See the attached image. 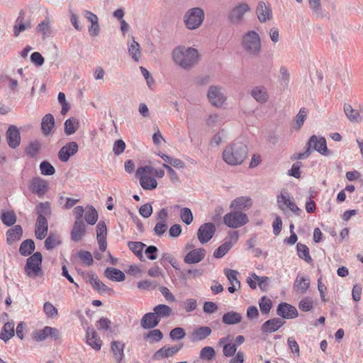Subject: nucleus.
Returning a JSON list of instances; mask_svg holds the SVG:
<instances>
[{
  "label": "nucleus",
  "instance_id": "obj_1",
  "mask_svg": "<svg viewBox=\"0 0 363 363\" xmlns=\"http://www.w3.org/2000/svg\"><path fill=\"white\" fill-rule=\"evenodd\" d=\"M173 62L184 69L189 70L199 61V55L196 49L178 46L172 52Z\"/></svg>",
  "mask_w": 363,
  "mask_h": 363
},
{
  "label": "nucleus",
  "instance_id": "obj_2",
  "mask_svg": "<svg viewBox=\"0 0 363 363\" xmlns=\"http://www.w3.org/2000/svg\"><path fill=\"white\" fill-rule=\"evenodd\" d=\"M247 151L246 145L240 142H234L224 149L223 160L229 165L240 164L247 157Z\"/></svg>",
  "mask_w": 363,
  "mask_h": 363
},
{
  "label": "nucleus",
  "instance_id": "obj_3",
  "mask_svg": "<svg viewBox=\"0 0 363 363\" xmlns=\"http://www.w3.org/2000/svg\"><path fill=\"white\" fill-rule=\"evenodd\" d=\"M243 50L250 56H258L261 52V40L259 34L254 30L246 33L242 39Z\"/></svg>",
  "mask_w": 363,
  "mask_h": 363
},
{
  "label": "nucleus",
  "instance_id": "obj_4",
  "mask_svg": "<svg viewBox=\"0 0 363 363\" xmlns=\"http://www.w3.org/2000/svg\"><path fill=\"white\" fill-rule=\"evenodd\" d=\"M43 257L40 252H36L30 256L24 267L26 274L32 279L43 275L42 270Z\"/></svg>",
  "mask_w": 363,
  "mask_h": 363
},
{
  "label": "nucleus",
  "instance_id": "obj_5",
  "mask_svg": "<svg viewBox=\"0 0 363 363\" xmlns=\"http://www.w3.org/2000/svg\"><path fill=\"white\" fill-rule=\"evenodd\" d=\"M204 11L199 7L189 9L184 14V22L189 30L198 28L204 20Z\"/></svg>",
  "mask_w": 363,
  "mask_h": 363
},
{
  "label": "nucleus",
  "instance_id": "obj_6",
  "mask_svg": "<svg viewBox=\"0 0 363 363\" xmlns=\"http://www.w3.org/2000/svg\"><path fill=\"white\" fill-rule=\"evenodd\" d=\"M149 170L151 169L148 166H144L138 167L135 172V176L139 179L140 184L144 190H153L157 186V180L151 177Z\"/></svg>",
  "mask_w": 363,
  "mask_h": 363
},
{
  "label": "nucleus",
  "instance_id": "obj_7",
  "mask_svg": "<svg viewBox=\"0 0 363 363\" xmlns=\"http://www.w3.org/2000/svg\"><path fill=\"white\" fill-rule=\"evenodd\" d=\"M248 221L249 219L246 213L235 210L223 216L224 224L231 228H240L247 224Z\"/></svg>",
  "mask_w": 363,
  "mask_h": 363
},
{
  "label": "nucleus",
  "instance_id": "obj_8",
  "mask_svg": "<svg viewBox=\"0 0 363 363\" xmlns=\"http://www.w3.org/2000/svg\"><path fill=\"white\" fill-rule=\"evenodd\" d=\"M277 206L281 211L289 208L291 211L297 216L300 215L301 209L294 202L293 196H291L286 191H281L280 194L277 196Z\"/></svg>",
  "mask_w": 363,
  "mask_h": 363
},
{
  "label": "nucleus",
  "instance_id": "obj_9",
  "mask_svg": "<svg viewBox=\"0 0 363 363\" xmlns=\"http://www.w3.org/2000/svg\"><path fill=\"white\" fill-rule=\"evenodd\" d=\"M250 11V7L247 3H239L229 11L228 20L233 25H239L242 23L245 14Z\"/></svg>",
  "mask_w": 363,
  "mask_h": 363
},
{
  "label": "nucleus",
  "instance_id": "obj_10",
  "mask_svg": "<svg viewBox=\"0 0 363 363\" xmlns=\"http://www.w3.org/2000/svg\"><path fill=\"white\" fill-rule=\"evenodd\" d=\"M210 104L215 107H221L226 101L224 90L220 86H211L207 93Z\"/></svg>",
  "mask_w": 363,
  "mask_h": 363
},
{
  "label": "nucleus",
  "instance_id": "obj_11",
  "mask_svg": "<svg viewBox=\"0 0 363 363\" xmlns=\"http://www.w3.org/2000/svg\"><path fill=\"white\" fill-rule=\"evenodd\" d=\"M48 182L40 177H33L30 180L28 184L29 190L40 198L44 196L48 191Z\"/></svg>",
  "mask_w": 363,
  "mask_h": 363
},
{
  "label": "nucleus",
  "instance_id": "obj_12",
  "mask_svg": "<svg viewBox=\"0 0 363 363\" xmlns=\"http://www.w3.org/2000/svg\"><path fill=\"white\" fill-rule=\"evenodd\" d=\"M307 146L324 156L330 155L332 153L327 147L326 140L324 137L318 138L315 135H311L307 143Z\"/></svg>",
  "mask_w": 363,
  "mask_h": 363
},
{
  "label": "nucleus",
  "instance_id": "obj_13",
  "mask_svg": "<svg viewBox=\"0 0 363 363\" xmlns=\"http://www.w3.org/2000/svg\"><path fill=\"white\" fill-rule=\"evenodd\" d=\"M238 231H233L230 233L228 240H225V242L213 252V257L218 259L222 258L232 248L233 245L238 242Z\"/></svg>",
  "mask_w": 363,
  "mask_h": 363
},
{
  "label": "nucleus",
  "instance_id": "obj_14",
  "mask_svg": "<svg viewBox=\"0 0 363 363\" xmlns=\"http://www.w3.org/2000/svg\"><path fill=\"white\" fill-rule=\"evenodd\" d=\"M216 232V226L212 223L202 224L197 231L199 241L201 244L207 243L213 238Z\"/></svg>",
  "mask_w": 363,
  "mask_h": 363
},
{
  "label": "nucleus",
  "instance_id": "obj_15",
  "mask_svg": "<svg viewBox=\"0 0 363 363\" xmlns=\"http://www.w3.org/2000/svg\"><path fill=\"white\" fill-rule=\"evenodd\" d=\"M78 151V145L76 142H69L62 147L58 152V158L61 162H66Z\"/></svg>",
  "mask_w": 363,
  "mask_h": 363
},
{
  "label": "nucleus",
  "instance_id": "obj_16",
  "mask_svg": "<svg viewBox=\"0 0 363 363\" xmlns=\"http://www.w3.org/2000/svg\"><path fill=\"white\" fill-rule=\"evenodd\" d=\"M277 313L285 319H292L298 316L297 309L287 303H279L277 308Z\"/></svg>",
  "mask_w": 363,
  "mask_h": 363
},
{
  "label": "nucleus",
  "instance_id": "obj_17",
  "mask_svg": "<svg viewBox=\"0 0 363 363\" xmlns=\"http://www.w3.org/2000/svg\"><path fill=\"white\" fill-rule=\"evenodd\" d=\"M107 228L104 221H99L96 225V240L99 250L104 252L107 247Z\"/></svg>",
  "mask_w": 363,
  "mask_h": 363
},
{
  "label": "nucleus",
  "instance_id": "obj_18",
  "mask_svg": "<svg viewBox=\"0 0 363 363\" xmlns=\"http://www.w3.org/2000/svg\"><path fill=\"white\" fill-rule=\"evenodd\" d=\"M6 140L11 148L15 149L19 146L21 135L18 128L15 125H10L6 131Z\"/></svg>",
  "mask_w": 363,
  "mask_h": 363
},
{
  "label": "nucleus",
  "instance_id": "obj_19",
  "mask_svg": "<svg viewBox=\"0 0 363 363\" xmlns=\"http://www.w3.org/2000/svg\"><path fill=\"white\" fill-rule=\"evenodd\" d=\"M183 344L180 343L179 345L173 346V347H163L158 350L153 355V358L155 359H161L163 358H167L169 357H172L174 354L177 353L182 347Z\"/></svg>",
  "mask_w": 363,
  "mask_h": 363
},
{
  "label": "nucleus",
  "instance_id": "obj_20",
  "mask_svg": "<svg viewBox=\"0 0 363 363\" xmlns=\"http://www.w3.org/2000/svg\"><path fill=\"white\" fill-rule=\"evenodd\" d=\"M160 322L159 318H157L156 313L153 311L147 313L143 316L140 320V325L145 330L152 329L157 326Z\"/></svg>",
  "mask_w": 363,
  "mask_h": 363
},
{
  "label": "nucleus",
  "instance_id": "obj_21",
  "mask_svg": "<svg viewBox=\"0 0 363 363\" xmlns=\"http://www.w3.org/2000/svg\"><path fill=\"white\" fill-rule=\"evenodd\" d=\"M206 255V250L203 248H198L191 250L184 257V261L189 264L200 262Z\"/></svg>",
  "mask_w": 363,
  "mask_h": 363
},
{
  "label": "nucleus",
  "instance_id": "obj_22",
  "mask_svg": "<svg viewBox=\"0 0 363 363\" xmlns=\"http://www.w3.org/2000/svg\"><path fill=\"white\" fill-rule=\"evenodd\" d=\"M86 343L95 350H100L101 348V340L98 336L95 330L88 327L86 333Z\"/></svg>",
  "mask_w": 363,
  "mask_h": 363
},
{
  "label": "nucleus",
  "instance_id": "obj_23",
  "mask_svg": "<svg viewBox=\"0 0 363 363\" xmlns=\"http://www.w3.org/2000/svg\"><path fill=\"white\" fill-rule=\"evenodd\" d=\"M252 205V201L250 197L240 196L231 202L230 208L238 211H242V210L250 208Z\"/></svg>",
  "mask_w": 363,
  "mask_h": 363
},
{
  "label": "nucleus",
  "instance_id": "obj_24",
  "mask_svg": "<svg viewBox=\"0 0 363 363\" xmlns=\"http://www.w3.org/2000/svg\"><path fill=\"white\" fill-rule=\"evenodd\" d=\"M257 18L261 23L270 20L272 17L271 9L264 1H259L256 9Z\"/></svg>",
  "mask_w": 363,
  "mask_h": 363
},
{
  "label": "nucleus",
  "instance_id": "obj_25",
  "mask_svg": "<svg viewBox=\"0 0 363 363\" xmlns=\"http://www.w3.org/2000/svg\"><path fill=\"white\" fill-rule=\"evenodd\" d=\"M86 233V226L83 220H75L71 230V239L74 242L82 240Z\"/></svg>",
  "mask_w": 363,
  "mask_h": 363
},
{
  "label": "nucleus",
  "instance_id": "obj_26",
  "mask_svg": "<svg viewBox=\"0 0 363 363\" xmlns=\"http://www.w3.org/2000/svg\"><path fill=\"white\" fill-rule=\"evenodd\" d=\"M285 321L279 318H274L267 320L261 327L262 331L264 333H273L279 330Z\"/></svg>",
  "mask_w": 363,
  "mask_h": 363
},
{
  "label": "nucleus",
  "instance_id": "obj_27",
  "mask_svg": "<svg viewBox=\"0 0 363 363\" xmlns=\"http://www.w3.org/2000/svg\"><path fill=\"white\" fill-rule=\"evenodd\" d=\"M48 223L46 218H37L35 223V235L37 239L43 240L47 235Z\"/></svg>",
  "mask_w": 363,
  "mask_h": 363
},
{
  "label": "nucleus",
  "instance_id": "obj_28",
  "mask_svg": "<svg viewBox=\"0 0 363 363\" xmlns=\"http://www.w3.org/2000/svg\"><path fill=\"white\" fill-rule=\"evenodd\" d=\"M31 28L30 21L24 22V12L21 11L16 21L13 26V35L17 37L20 33Z\"/></svg>",
  "mask_w": 363,
  "mask_h": 363
},
{
  "label": "nucleus",
  "instance_id": "obj_29",
  "mask_svg": "<svg viewBox=\"0 0 363 363\" xmlns=\"http://www.w3.org/2000/svg\"><path fill=\"white\" fill-rule=\"evenodd\" d=\"M23 235L22 227L19 225H14L6 232V242L8 245H12L14 242L18 241Z\"/></svg>",
  "mask_w": 363,
  "mask_h": 363
},
{
  "label": "nucleus",
  "instance_id": "obj_30",
  "mask_svg": "<svg viewBox=\"0 0 363 363\" xmlns=\"http://www.w3.org/2000/svg\"><path fill=\"white\" fill-rule=\"evenodd\" d=\"M252 96L259 103L264 104L268 101L269 95L267 89L263 86H257L251 90Z\"/></svg>",
  "mask_w": 363,
  "mask_h": 363
},
{
  "label": "nucleus",
  "instance_id": "obj_31",
  "mask_svg": "<svg viewBox=\"0 0 363 363\" xmlns=\"http://www.w3.org/2000/svg\"><path fill=\"white\" fill-rule=\"evenodd\" d=\"M309 7L311 9L313 13L318 18H327L329 19L330 16L328 13H324L320 0H308Z\"/></svg>",
  "mask_w": 363,
  "mask_h": 363
},
{
  "label": "nucleus",
  "instance_id": "obj_32",
  "mask_svg": "<svg viewBox=\"0 0 363 363\" xmlns=\"http://www.w3.org/2000/svg\"><path fill=\"white\" fill-rule=\"evenodd\" d=\"M124 347L125 345L119 341L114 340L111 343V350L118 363H120L124 357Z\"/></svg>",
  "mask_w": 363,
  "mask_h": 363
},
{
  "label": "nucleus",
  "instance_id": "obj_33",
  "mask_svg": "<svg viewBox=\"0 0 363 363\" xmlns=\"http://www.w3.org/2000/svg\"><path fill=\"white\" fill-rule=\"evenodd\" d=\"M310 286V279L305 277L297 276L295 281H294V289L301 294H305Z\"/></svg>",
  "mask_w": 363,
  "mask_h": 363
},
{
  "label": "nucleus",
  "instance_id": "obj_34",
  "mask_svg": "<svg viewBox=\"0 0 363 363\" xmlns=\"http://www.w3.org/2000/svg\"><path fill=\"white\" fill-rule=\"evenodd\" d=\"M55 125V119L52 114H46L42 119L41 129L44 135H48L50 134Z\"/></svg>",
  "mask_w": 363,
  "mask_h": 363
},
{
  "label": "nucleus",
  "instance_id": "obj_35",
  "mask_svg": "<svg viewBox=\"0 0 363 363\" xmlns=\"http://www.w3.org/2000/svg\"><path fill=\"white\" fill-rule=\"evenodd\" d=\"M242 315L240 313L231 311L223 314L222 321L226 325H235L240 323Z\"/></svg>",
  "mask_w": 363,
  "mask_h": 363
},
{
  "label": "nucleus",
  "instance_id": "obj_36",
  "mask_svg": "<svg viewBox=\"0 0 363 363\" xmlns=\"http://www.w3.org/2000/svg\"><path fill=\"white\" fill-rule=\"evenodd\" d=\"M104 275L114 281H122L125 278V274L121 270L113 267H108L104 272Z\"/></svg>",
  "mask_w": 363,
  "mask_h": 363
},
{
  "label": "nucleus",
  "instance_id": "obj_37",
  "mask_svg": "<svg viewBox=\"0 0 363 363\" xmlns=\"http://www.w3.org/2000/svg\"><path fill=\"white\" fill-rule=\"evenodd\" d=\"M129 249L135 254V255L140 260L144 259L143 250L146 247V245L142 242L129 241L128 242Z\"/></svg>",
  "mask_w": 363,
  "mask_h": 363
},
{
  "label": "nucleus",
  "instance_id": "obj_38",
  "mask_svg": "<svg viewBox=\"0 0 363 363\" xmlns=\"http://www.w3.org/2000/svg\"><path fill=\"white\" fill-rule=\"evenodd\" d=\"M89 281L93 288L99 292H107L111 291L106 284L99 280L97 275L94 273L89 274Z\"/></svg>",
  "mask_w": 363,
  "mask_h": 363
},
{
  "label": "nucleus",
  "instance_id": "obj_39",
  "mask_svg": "<svg viewBox=\"0 0 363 363\" xmlns=\"http://www.w3.org/2000/svg\"><path fill=\"white\" fill-rule=\"evenodd\" d=\"M211 333V329L208 326H201L196 330L192 333V340L196 341H201L206 339L208 336H209Z\"/></svg>",
  "mask_w": 363,
  "mask_h": 363
},
{
  "label": "nucleus",
  "instance_id": "obj_40",
  "mask_svg": "<svg viewBox=\"0 0 363 363\" xmlns=\"http://www.w3.org/2000/svg\"><path fill=\"white\" fill-rule=\"evenodd\" d=\"M35 30L38 33L41 34L43 38L50 37L51 35L50 21L46 18L41 21L37 26Z\"/></svg>",
  "mask_w": 363,
  "mask_h": 363
},
{
  "label": "nucleus",
  "instance_id": "obj_41",
  "mask_svg": "<svg viewBox=\"0 0 363 363\" xmlns=\"http://www.w3.org/2000/svg\"><path fill=\"white\" fill-rule=\"evenodd\" d=\"M153 311L156 313L159 320L162 318H168L172 314V308L165 304H159L153 308Z\"/></svg>",
  "mask_w": 363,
  "mask_h": 363
},
{
  "label": "nucleus",
  "instance_id": "obj_42",
  "mask_svg": "<svg viewBox=\"0 0 363 363\" xmlns=\"http://www.w3.org/2000/svg\"><path fill=\"white\" fill-rule=\"evenodd\" d=\"M34 250L35 243L31 239L23 241L19 247V253L25 257L30 255Z\"/></svg>",
  "mask_w": 363,
  "mask_h": 363
},
{
  "label": "nucleus",
  "instance_id": "obj_43",
  "mask_svg": "<svg viewBox=\"0 0 363 363\" xmlns=\"http://www.w3.org/2000/svg\"><path fill=\"white\" fill-rule=\"evenodd\" d=\"M14 335V323L12 322L6 323L0 333V338L6 342Z\"/></svg>",
  "mask_w": 363,
  "mask_h": 363
},
{
  "label": "nucleus",
  "instance_id": "obj_44",
  "mask_svg": "<svg viewBox=\"0 0 363 363\" xmlns=\"http://www.w3.org/2000/svg\"><path fill=\"white\" fill-rule=\"evenodd\" d=\"M344 112L347 118L351 121L358 123L361 121L362 116L357 110L354 109L351 105L345 104Z\"/></svg>",
  "mask_w": 363,
  "mask_h": 363
},
{
  "label": "nucleus",
  "instance_id": "obj_45",
  "mask_svg": "<svg viewBox=\"0 0 363 363\" xmlns=\"http://www.w3.org/2000/svg\"><path fill=\"white\" fill-rule=\"evenodd\" d=\"M297 255L299 258L302 259L308 264L313 262L310 255L309 248L304 244L298 243L296 245Z\"/></svg>",
  "mask_w": 363,
  "mask_h": 363
},
{
  "label": "nucleus",
  "instance_id": "obj_46",
  "mask_svg": "<svg viewBox=\"0 0 363 363\" xmlns=\"http://www.w3.org/2000/svg\"><path fill=\"white\" fill-rule=\"evenodd\" d=\"M37 218H46L51 215L50 203L48 201L40 202L36 206Z\"/></svg>",
  "mask_w": 363,
  "mask_h": 363
},
{
  "label": "nucleus",
  "instance_id": "obj_47",
  "mask_svg": "<svg viewBox=\"0 0 363 363\" xmlns=\"http://www.w3.org/2000/svg\"><path fill=\"white\" fill-rule=\"evenodd\" d=\"M79 127V121L75 118H70L65 122V133L67 135L74 134Z\"/></svg>",
  "mask_w": 363,
  "mask_h": 363
},
{
  "label": "nucleus",
  "instance_id": "obj_48",
  "mask_svg": "<svg viewBox=\"0 0 363 363\" xmlns=\"http://www.w3.org/2000/svg\"><path fill=\"white\" fill-rule=\"evenodd\" d=\"M128 50L130 55L135 62H138L140 57V46L135 40L128 45Z\"/></svg>",
  "mask_w": 363,
  "mask_h": 363
},
{
  "label": "nucleus",
  "instance_id": "obj_49",
  "mask_svg": "<svg viewBox=\"0 0 363 363\" xmlns=\"http://www.w3.org/2000/svg\"><path fill=\"white\" fill-rule=\"evenodd\" d=\"M223 272L230 284L238 285V288H240V281L238 279V271L230 269H224Z\"/></svg>",
  "mask_w": 363,
  "mask_h": 363
},
{
  "label": "nucleus",
  "instance_id": "obj_50",
  "mask_svg": "<svg viewBox=\"0 0 363 363\" xmlns=\"http://www.w3.org/2000/svg\"><path fill=\"white\" fill-rule=\"evenodd\" d=\"M144 338L150 343L158 342L163 338V334L159 329H153L146 333Z\"/></svg>",
  "mask_w": 363,
  "mask_h": 363
},
{
  "label": "nucleus",
  "instance_id": "obj_51",
  "mask_svg": "<svg viewBox=\"0 0 363 363\" xmlns=\"http://www.w3.org/2000/svg\"><path fill=\"white\" fill-rule=\"evenodd\" d=\"M60 244L61 240L60 236L53 234H50L45 240V247L48 250H52L54 247L60 245Z\"/></svg>",
  "mask_w": 363,
  "mask_h": 363
},
{
  "label": "nucleus",
  "instance_id": "obj_52",
  "mask_svg": "<svg viewBox=\"0 0 363 363\" xmlns=\"http://www.w3.org/2000/svg\"><path fill=\"white\" fill-rule=\"evenodd\" d=\"M85 220L89 225H94L98 219V213L95 208L90 206L86 208L85 212Z\"/></svg>",
  "mask_w": 363,
  "mask_h": 363
},
{
  "label": "nucleus",
  "instance_id": "obj_53",
  "mask_svg": "<svg viewBox=\"0 0 363 363\" xmlns=\"http://www.w3.org/2000/svg\"><path fill=\"white\" fill-rule=\"evenodd\" d=\"M40 146L41 145L40 142L37 140L30 142L28 147L26 148L25 152L26 155H28L30 157H34L39 152Z\"/></svg>",
  "mask_w": 363,
  "mask_h": 363
},
{
  "label": "nucleus",
  "instance_id": "obj_54",
  "mask_svg": "<svg viewBox=\"0 0 363 363\" xmlns=\"http://www.w3.org/2000/svg\"><path fill=\"white\" fill-rule=\"evenodd\" d=\"M50 330L49 326H45L43 329L35 330L32 333L33 338L38 342L45 340L49 337Z\"/></svg>",
  "mask_w": 363,
  "mask_h": 363
},
{
  "label": "nucleus",
  "instance_id": "obj_55",
  "mask_svg": "<svg viewBox=\"0 0 363 363\" xmlns=\"http://www.w3.org/2000/svg\"><path fill=\"white\" fill-rule=\"evenodd\" d=\"M1 219L6 226H11L16 221V216L13 211H7L1 213Z\"/></svg>",
  "mask_w": 363,
  "mask_h": 363
},
{
  "label": "nucleus",
  "instance_id": "obj_56",
  "mask_svg": "<svg viewBox=\"0 0 363 363\" xmlns=\"http://www.w3.org/2000/svg\"><path fill=\"white\" fill-rule=\"evenodd\" d=\"M78 258L86 265L91 266L94 263L92 255L89 251L79 250L77 252Z\"/></svg>",
  "mask_w": 363,
  "mask_h": 363
},
{
  "label": "nucleus",
  "instance_id": "obj_57",
  "mask_svg": "<svg viewBox=\"0 0 363 363\" xmlns=\"http://www.w3.org/2000/svg\"><path fill=\"white\" fill-rule=\"evenodd\" d=\"M40 173L45 176H51L55 173L54 167L48 161H43L40 164Z\"/></svg>",
  "mask_w": 363,
  "mask_h": 363
},
{
  "label": "nucleus",
  "instance_id": "obj_58",
  "mask_svg": "<svg viewBox=\"0 0 363 363\" xmlns=\"http://www.w3.org/2000/svg\"><path fill=\"white\" fill-rule=\"evenodd\" d=\"M259 306L261 312L262 313L267 314L269 313L272 304L269 298H267L266 296H263L259 301Z\"/></svg>",
  "mask_w": 363,
  "mask_h": 363
},
{
  "label": "nucleus",
  "instance_id": "obj_59",
  "mask_svg": "<svg viewBox=\"0 0 363 363\" xmlns=\"http://www.w3.org/2000/svg\"><path fill=\"white\" fill-rule=\"evenodd\" d=\"M180 217L182 220L186 225H189L193 221V213L190 208H183L181 209Z\"/></svg>",
  "mask_w": 363,
  "mask_h": 363
},
{
  "label": "nucleus",
  "instance_id": "obj_60",
  "mask_svg": "<svg viewBox=\"0 0 363 363\" xmlns=\"http://www.w3.org/2000/svg\"><path fill=\"white\" fill-rule=\"evenodd\" d=\"M308 115V111L305 108H301L296 116L295 121L297 129L299 130L304 123Z\"/></svg>",
  "mask_w": 363,
  "mask_h": 363
},
{
  "label": "nucleus",
  "instance_id": "obj_61",
  "mask_svg": "<svg viewBox=\"0 0 363 363\" xmlns=\"http://www.w3.org/2000/svg\"><path fill=\"white\" fill-rule=\"evenodd\" d=\"M216 352L212 347L207 346L201 349L200 358L206 360H211L215 357Z\"/></svg>",
  "mask_w": 363,
  "mask_h": 363
},
{
  "label": "nucleus",
  "instance_id": "obj_62",
  "mask_svg": "<svg viewBox=\"0 0 363 363\" xmlns=\"http://www.w3.org/2000/svg\"><path fill=\"white\" fill-rule=\"evenodd\" d=\"M313 301L310 297H304L301 300L298 308L302 311H309L313 308Z\"/></svg>",
  "mask_w": 363,
  "mask_h": 363
},
{
  "label": "nucleus",
  "instance_id": "obj_63",
  "mask_svg": "<svg viewBox=\"0 0 363 363\" xmlns=\"http://www.w3.org/2000/svg\"><path fill=\"white\" fill-rule=\"evenodd\" d=\"M186 335V333L182 328H175L169 333V337L172 340H179L183 339Z\"/></svg>",
  "mask_w": 363,
  "mask_h": 363
},
{
  "label": "nucleus",
  "instance_id": "obj_64",
  "mask_svg": "<svg viewBox=\"0 0 363 363\" xmlns=\"http://www.w3.org/2000/svg\"><path fill=\"white\" fill-rule=\"evenodd\" d=\"M43 310L48 318H55L57 315V309L50 302L44 303Z\"/></svg>",
  "mask_w": 363,
  "mask_h": 363
}]
</instances>
